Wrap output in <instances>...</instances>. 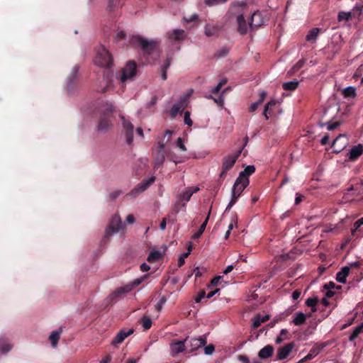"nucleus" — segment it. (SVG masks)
Instances as JSON below:
<instances>
[{
	"mask_svg": "<svg viewBox=\"0 0 363 363\" xmlns=\"http://www.w3.org/2000/svg\"><path fill=\"white\" fill-rule=\"evenodd\" d=\"M257 13L256 11L251 14L246 3L238 2L230 4L226 13V17L230 23H247L245 18L246 16H248V23H252L254 17Z\"/></svg>",
	"mask_w": 363,
	"mask_h": 363,
	"instance_id": "obj_1",
	"label": "nucleus"
},
{
	"mask_svg": "<svg viewBox=\"0 0 363 363\" xmlns=\"http://www.w3.org/2000/svg\"><path fill=\"white\" fill-rule=\"evenodd\" d=\"M129 43L133 47L140 48L145 58L150 57L160 45V41L154 39L147 40L138 35H132Z\"/></svg>",
	"mask_w": 363,
	"mask_h": 363,
	"instance_id": "obj_2",
	"label": "nucleus"
},
{
	"mask_svg": "<svg viewBox=\"0 0 363 363\" xmlns=\"http://www.w3.org/2000/svg\"><path fill=\"white\" fill-rule=\"evenodd\" d=\"M338 21H349L357 20L359 21H363V2L360 1L357 3L352 11L344 12L341 11L338 13Z\"/></svg>",
	"mask_w": 363,
	"mask_h": 363,
	"instance_id": "obj_3",
	"label": "nucleus"
},
{
	"mask_svg": "<svg viewBox=\"0 0 363 363\" xmlns=\"http://www.w3.org/2000/svg\"><path fill=\"white\" fill-rule=\"evenodd\" d=\"M94 63L102 67H110L113 65L112 55L104 45L97 48Z\"/></svg>",
	"mask_w": 363,
	"mask_h": 363,
	"instance_id": "obj_4",
	"label": "nucleus"
},
{
	"mask_svg": "<svg viewBox=\"0 0 363 363\" xmlns=\"http://www.w3.org/2000/svg\"><path fill=\"white\" fill-rule=\"evenodd\" d=\"M150 277V274H146L142 276L140 278L135 279L133 281V282L130 284H128L125 286L120 287L115 290L111 295L110 298L113 300L118 296L128 294L131 291L135 286L140 285L142 282H143L145 279H147Z\"/></svg>",
	"mask_w": 363,
	"mask_h": 363,
	"instance_id": "obj_5",
	"label": "nucleus"
},
{
	"mask_svg": "<svg viewBox=\"0 0 363 363\" xmlns=\"http://www.w3.org/2000/svg\"><path fill=\"white\" fill-rule=\"evenodd\" d=\"M242 152V148H240L236 152L232 155H229L225 156L222 160V171L220 173L219 177L220 179H225L228 172L232 169L236 162L237 160L240 157V154Z\"/></svg>",
	"mask_w": 363,
	"mask_h": 363,
	"instance_id": "obj_6",
	"label": "nucleus"
},
{
	"mask_svg": "<svg viewBox=\"0 0 363 363\" xmlns=\"http://www.w3.org/2000/svg\"><path fill=\"white\" fill-rule=\"evenodd\" d=\"M113 111V106L111 104H108V108L106 112H104L99 118L97 126L99 131L105 133L112 126L113 124L111 120V116Z\"/></svg>",
	"mask_w": 363,
	"mask_h": 363,
	"instance_id": "obj_7",
	"label": "nucleus"
},
{
	"mask_svg": "<svg viewBox=\"0 0 363 363\" xmlns=\"http://www.w3.org/2000/svg\"><path fill=\"white\" fill-rule=\"evenodd\" d=\"M137 68L138 65L134 60L127 62L121 71V75L120 77L121 82L124 83L128 79H133L137 74Z\"/></svg>",
	"mask_w": 363,
	"mask_h": 363,
	"instance_id": "obj_8",
	"label": "nucleus"
},
{
	"mask_svg": "<svg viewBox=\"0 0 363 363\" xmlns=\"http://www.w3.org/2000/svg\"><path fill=\"white\" fill-rule=\"evenodd\" d=\"M155 181V177L152 176L147 180H143L138 184L128 194H126L127 198H136L142 192L145 191Z\"/></svg>",
	"mask_w": 363,
	"mask_h": 363,
	"instance_id": "obj_9",
	"label": "nucleus"
},
{
	"mask_svg": "<svg viewBox=\"0 0 363 363\" xmlns=\"http://www.w3.org/2000/svg\"><path fill=\"white\" fill-rule=\"evenodd\" d=\"M123 225L120 216L118 214L114 215L106 230L105 238H108L113 233H118L120 230L123 229Z\"/></svg>",
	"mask_w": 363,
	"mask_h": 363,
	"instance_id": "obj_10",
	"label": "nucleus"
},
{
	"mask_svg": "<svg viewBox=\"0 0 363 363\" xmlns=\"http://www.w3.org/2000/svg\"><path fill=\"white\" fill-rule=\"evenodd\" d=\"M255 172V167L254 165L247 166L244 171L240 172L238 177L235 180V186L238 183H242V189H245L250 183L248 177L252 174Z\"/></svg>",
	"mask_w": 363,
	"mask_h": 363,
	"instance_id": "obj_11",
	"label": "nucleus"
},
{
	"mask_svg": "<svg viewBox=\"0 0 363 363\" xmlns=\"http://www.w3.org/2000/svg\"><path fill=\"white\" fill-rule=\"evenodd\" d=\"M121 119L122 120V125L123 128V133L125 138V140L128 145H132L133 142V130L134 126L133 123L126 120L124 116H121Z\"/></svg>",
	"mask_w": 363,
	"mask_h": 363,
	"instance_id": "obj_12",
	"label": "nucleus"
},
{
	"mask_svg": "<svg viewBox=\"0 0 363 363\" xmlns=\"http://www.w3.org/2000/svg\"><path fill=\"white\" fill-rule=\"evenodd\" d=\"M167 37L169 42L172 44L180 43L186 38V33L184 30L174 29L167 33Z\"/></svg>",
	"mask_w": 363,
	"mask_h": 363,
	"instance_id": "obj_13",
	"label": "nucleus"
},
{
	"mask_svg": "<svg viewBox=\"0 0 363 363\" xmlns=\"http://www.w3.org/2000/svg\"><path fill=\"white\" fill-rule=\"evenodd\" d=\"M327 345V343H318L315 344L310 350L308 354L303 358H302L298 363H303L308 360L312 359L316 357L319 352L323 350Z\"/></svg>",
	"mask_w": 363,
	"mask_h": 363,
	"instance_id": "obj_14",
	"label": "nucleus"
},
{
	"mask_svg": "<svg viewBox=\"0 0 363 363\" xmlns=\"http://www.w3.org/2000/svg\"><path fill=\"white\" fill-rule=\"evenodd\" d=\"M242 188V183H238L237 186H235V183L234 184L232 192H231V200L229 202L228 206L225 208V211H229L233 206L237 202L238 198L241 195L242 192L244 191Z\"/></svg>",
	"mask_w": 363,
	"mask_h": 363,
	"instance_id": "obj_15",
	"label": "nucleus"
},
{
	"mask_svg": "<svg viewBox=\"0 0 363 363\" xmlns=\"http://www.w3.org/2000/svg\"><path fill=\"white\" fill-rule=\"evenodd\" d=\"M295 346L294 342L285 345L284 347H280L277 350V360H283L288 357L292 350Z\"/></svg>",
	"mask_w": 363,
	"mask_h": 363,
	"instance_id": "obj_16",
	"label": "nucleus"
},
{
	"mask_svg": "<svg viewBox=\"0 0 363 363\" xmlns=\"http://www.w3.org/2000/svg\"><path fill=\"white\" fill-rule=\"evenodd\" d=\"M346 145H347V139L345 137V135H339L333 140L332 147L334 148V152L335 153H339L346 147Z\"/></svg>",
	"mask_w": 363,
	"mask_h": 363,
	"instance_id": "obj_17",
	"label": "nucleus"
},
{
	"mask_svg": "<svg viewBox=\"0 0 363 363\" xmlns=\"http://www.w3.org/2000/svg\"><path fill=\"white\" fill-rule=\"evenodd\" d=\"M189 337L184 340L172 342L170 345L171 353L173 356L178 354L185 350V343L188 342Z\"/></svg>",
	"mask_w": 363,
	"mask_h": 363,
	"instance_id": "obj_18",
	"label": "nucleus"
},
{
	"mask_svg": "<svg viewBox=\"0 0 363 363\" xmlns=\"http://www.w3.org/2000/svg\"><path fill=\"white\" fill-rule=\"evenodd\" d=\"M164 147L165 145L163 142H158V150L155 158L156 166H162L164 162Z\"/></svg>",
	"mask_w": 363,
	"mask_h": 363,
	"instance_id": "obj_19",
	"label": "nucleus"
},
{
	"mask_svg": "<svg viewBox=\"0 0 363 363\" xmlns=\"http://www.w3.org/2000/svg\"><path fill=\"white\" fill-rule=\"evenodd\" d=\"M133 332V329H129L128 330H126L125 329L121 330L111 341V344L116 345L121 343L127 337L132 335Z\"/></svg>",
	"mask_w": 363,
	"mask_h": 363,
	"instance_id": "obj_20",
	"label": "nucleus"
},
{
	"mask_svg": "<svg viewBox=\"0 0 363 363\" xmlns=\"http://www.w3.org/2000/svg\"><path fill=\"white\" fill-rule=\"evenodd\" d=\"M189 343L191 347L190 352H193L205 346L206 344V338L204 336L199 338H192L190 340Z\"/></svg>",
	"mask_w": 363,
	"mask_h": 363,
	"instance_id": "obj_21",
	"label": "nucleus"
},
{
	"mask_svg": "<svg viewBox=\"0 0 363 363\" xmlns=\"http://www.w3.org/2000/svg\"><path fill=\"white\" fill-rule=\"evenodd\" d=\"M363 152V146L361 144L353 146L348 154L349 160L355 161Z\"/></svg>",
	"mask_w": 363,
	"mask_h": 363,
	"instance_id": "obj_22",
	"label": "nucleus"
},
{
	"mask_svg": "<svg viewBox=\"0 0 363 363\" xmlns=\"http://www.w3.org/2000/svg\"><path fill=\"white\" fill-rule=\"evenodd\" d=\"M270 318L269 315H265L262 316L260 314H256L255 317L252 318V328L257 329L259 328L262 323L267 322Z\"/></svg>",
	"mask_w": 363,
	"mask_h": 363,
	"instance_id": "obj_23",
	"label": "nucleus"
},
{
	"mask_svg": "<svg viewBox=\"0 0 363 363\" xmlns=\"http://www.w3.org/2000/svg\"><path fill=\"white\" fill-rule=\"evenodd\" d=\"M350 269L349 267H343L340 271L336 274V280L339 283L345 284L347 281V277L350 274Z\"/></svg>",
	"mask_w": 363,
	"mask_h": 363,
	"instance_id": "obj_24",
	"label": "nucleus"
},
{
	"mask_svg": "<svg viewBox=\"0 0 363 363\" xmlns=\"http://www.w3.org/2000/svg\"><path fill=\"white\" fill-rule=\"evenodd\" d=\"M274 353V347L271 345H267L262 348L258 352V356L261 359H267L272 356Z\"/></svg>",
	"mask_w": 363,
	"mask_h": 363,
	"instance_id": "obj_25",
	"label": "nucleus"
},
{
	"mask_svg": "<svg viewBox=\"0 0 363 363\" xmlns=\"http://www.w3.org/2000/svg\"><path fill=\"white\" fill-rule=\"evenodd\" d=\"M221 27L218 24H206L205 27V34L208 36L216 35L220 30Z\"/></svg>",
	"mask_w": 363,
	"mask_h": 363,
	"instance_id": "obj_26",
	"label": "nucleus"
},
{
	"mask_svg": "<svg viewBox=\"0 0 363 363\" xmlns=\"http://www.w3.org/2000/svg\"><path fill=\"white\" fill-rule=\"evenodd\" d=\"M311 313L306 315L303 312H298L296 313V315L292 320V323L297 326L301 325L305 323L307 318L311 317Z\"/></svg>",
	"mask_w": 363,
	"mask_h": 363,
	"instance_id": "obj_27",
	"label": "nucleus"
},
{
	"mask_svg": "<svg viewBox=\"0 0 363 363\" xmlns=\"http://www.w3.org/2000/svg\"><path fill=\"white\" fill-rule=\"evenodd\" d=\"M350 196H363V189L361 186L354 187L351 186L347 189V191L345 193V198H347Z\"/></svg>",
	"mask_w": 363,
	"mask_h": 363,
	"instance_id": "obj_28",
	"label": "nucleus"
},
{
	"mask_svg": "<svg viewBox=\"0 0 363 363\" xmlns=\"http://www.w3.org/2000/svg\"><path fill=\"white\" fill-rule=\"evenodd\" d=\"M211 208L209 210L208 213V215L205 219V220L203 221V223L201 225L199 230L195 233L192 238L193 239L196 240V239H199L201 235L203 234V233L204 232L206 228V225H207V223H208V221L209 220V217H210V214H211Z\"/></svg>",
	"mask_w": 363,
	"mask_h": 363,
	"instance_id": "obj_29",
	"label": "nucleus"
},
{
	"mask_svg": "<svg viewBox=\"0 0 363 363\" xmlns=\"http://www.w3.org/2000/svg\"><path fill=\"white\" fill-rule=\"evenodd\" d=\"M277 104V102L276 100L272 99L267 104H265L264 108L263 111V115L264 116L266 120L269 119L268 114H269V115L272 114V108L274 106H276Z\"/></svg>",
	"mask_w": 363,
	"mask_h": 363,
	"instance_id": "obj_30",
	"label": "nucleus"
},
{
	"mask_svg": "<svg viewBox=\"0 0 363 363\" xmlns=\"http://www.w3.org/2000/svg\"><path fill=\"white\" fill-rule=\"evenodd\" d=\"M262 24H238L237 30L241 35H245L247 33L249 28L251 30L254 29V26H260Z\"/></svg>",
	"mask_w": 363,
	"mask_h": 363,
	"instance_id": "obj_31",
	"label": "nucleus"
},
{
	"mask_svg": "<svg viewBox=\"0 0 363 363\" xmlns=\"http://www.w3.org/2000/svg\"><path fill=\"white\" fill-rule=\"evenodd\" d=\"M342 94L345 99H354L357 96L356 89L352 86L345 88Z\"/></svg>",
	"mask_w": 363,
	"mask_h": 363,
	"instance_id": "obj_32",
	"label": "nucleus"
},
{
	"mask_svg": "<svg viewBox=\"0 0 363 363\" xmlns=\"http://www.w3.org/2000/svg\"><path fill=\"white\" fill-rule=\"evenodd\" d=\"M62 328L57 330H53L49 336V340L51 342L52 346L55 347L60 338V334L62 333Z\"/></svg>",
	"mask_w": 363,
	"mask_h": 363,
	"instance_id": "obj_33",
	"label": "nucleus"
},
{
	"mask_svg": "<svg viewBox=\"0 0 363 363\" xmlns=\"http://www.w3.org/2000/svg\"><path fill=\"white\" fill-rule=\"evenodd\" d=\"M299 82L297 80H293L282 84V88L285 91H292L296 89L298 86Z\"/></svg>",
	"mask_w": 363,
	"mask_h": 363,
	"instance_id": "obj_34",
	"label": "nucleus"
},
{
	"mask_svg": "<svg viewBox=\"0 0 363 363\" xmlns=\"http://www.w3.org/2000/svg\"><path fill=\"white\" fill-rule=\"evenodd\" d=\"M362 333H363V322L360 325H357V327H355L354 328L352 333L350 334V335L349 337V340L350 342L354 341L359 336V335Z\"/></svg>",
	"mask_w": 363,
	"mask_h": 363,
	"instance_id": "obj_35",
	"label": "nucleus"
},
{
	"mask_svg": "<svg viewBox=\"0 0 363 363\" xmlns=\"http://www.w3.org/2000/svg\"><path fill=\"white\" fill-rule=\"evenodd\" d=\"M320 33V29L318 28H314L311 29L308 33L306 36V40L308 42H314L315 41L318 34Z\"/></svg>",
	"mask_w": 363,
	"mask_h": 363,
	"instance_id": "obj_36",
	"label": "nucleus"
},
{
	"mask_svg": "<svg viewBox=\"0 0 363 363\" xmlns=\"http://www.w3.org/2000/svg\"><path fill=\"white\" fill-rule=\"evenodd\" d=\"M162 257V254L158 251H152L148 255L147 260L149 262H155L159 261Z\"/></svg>",
	"mask_w": 363,
	"mask_h": 363,
	"instance_id": "obj_37",
	"label": "nucleus"
},
{
	"mask_svg": "<svg viewBox=\"0 0 363 363\" xmlns=\"http://www.w3.org/2000/svg\"><path fill=\"white\" fill-rule=\"evenodd\" d=\"M140 322L142 324L143 328L145 330H149L151 328L152 323L151 319L149 317L145 316V315H144L140 319Z\"/></svg>",
	"mask_w": 363,
	"mask_h": 363,
	"instance_id": "obj_38",
	"label": "nucleus"
},
{
	"mask_svg": "<svg viewBox=\"0 0 363 363\" xmlns=\"http://www.w3.org/2000/svg\"><path fill=\"white\" fill-rule=\"evenodd\" d=\"M306 63V60L305 59H301L299 60L293 67L290 70V72L291 73H294V72H296L297 71H298L301 68L303 67V66L305 65Z\"/></svg>",
	"mask_w": 363,
	"mask_h": 363,
	"instance_id": "obj_39",
	"label": "nucleus"
},
{
	"mask_svg": "<svg viewBox=\"0 0 363 363\" xmlns=\"http://www.w3.org/2000/svg\"><path fill=\"white\" fill-rule=\"evenodd\" d=\"M228 0H204L205 4L208 6H214L224 4Z\"/></svg>",
	"mask_w": 363,
	"mask_h": 363,
	"instance_id": "obj_40",
	"label": "nucleus"
},
{
	"mask_svg": "<svg viewBox=\"0 0 363 363\" xmlns=\"http://www.w3.org/2000/svg\"><path fill=\"white\" fill-rule=\"evenodd\" d=\"M181 105L176 103L173 105L170 111V115L172 118H175L181 111Z\"/></svg>",
	"mask_w": 363,
	"mask_h": 363,
	"instance_id": "obj_41",
	"label": "nucleus"
},
{
	"mask_svg": "<svg viewBox=\"0 0 363 363\" xmlns=\"http://www.w3.org/2000/svg\"><path fill=\"white\" fill-rule=\"evenodd\" d=\"M186 206V204L185 203H182L181 201L178 200L177 201V202L174 203V206H173V208L172 210L175 212V213H178L181 208H185Z\"/></svg>",
	"mask_w": 363,
	"mask_h": 363,
	"instance_id": "obj_42",
	"label": "nucleus"
},
{
	"mask_svg": "<svg viewBox=\"0 0 363 363\" xmlns=\"http://www.w3.org/2000/svg\"><path fill=\"white\" fill-rule=\"evenodd\" d=\"M318 302V297L308 298L306 301V305L311 308H314Z\"/></svg>",
	"mask_w": 363,
	"mask_h": 363,
	"instance_id": "obj_43",
	"label": "nucleus"
},
{
	"mask_svg": "<svg viewBox=\"0 0 363 363\" xmlns=\"http://www.w3.org/2000/svg\"><path fill=\"white\" fill-rule=\"evenodd\" d=\"M192 196V192H190L189 189H187L184 192L180 194V199L184 200L185 201H189Z\"/></svg>",
	"mask_w": 363,
	"mask_h": 363,
	"instance_id": "obj_44",
	"label": "nucleus"
},
{
	"mask_svg": "<svg viewBox=\"0 0 363 363\" xmlns=\"http://www.w3.org/2000/svg\"><path fill=\"white\" fill-rule=\"evenodd\" d=\"M167 298L164 296H162L157 303L155 305V309L160 311L162 308L163 305L166 303Z\"/></svg>",
	"mask_w": 363,
	"mask_h": 363,
	"instance_id": "obj_45",
	"label": "nucleus"
},
{
	"mask_svg": "<svg viewBox=\"0 0 363 363\" xmlns=\"http://www.w3.org/2000/svg\"><path fill=\"white\" fill-rule=\"evenodd\" d=\"M228 53V49H227L226 48H223L215 53V56L218 58L223 57H225Z\"/></svg>",
	"mask_w": 363,
	"mask_h": 363,
	"instance_id": "obj_46",
	"label": "nucleus"
},
{
	"mask_svg": "<svg viewBox=\"0 0 363 363\" xmlns=\"http://www.w3.org/2000/svg\"><path fill=\"white\" fill-rule=\"evenodd\" d=\"M11 348H12L11 345H10V344L3 345L0 342V350L3 354H6V353L9 352L11 350Z\"/></svg>",
	"mask_w": 363,
	"mask_h": 363,
	"instance_id": "obj_47",
	"label": "nucleus"
},
{
	"mask_svg": "<svg viewBox=\"0 0 363 363\" xmlns=\"http://www.w3.org/2000/svg\"><path fill=\"white\" fill-rule=\"evenodd\" d=\"M184 123L186 124L187 125H189V126L192 125L193 121H191V119L190 118V112L189 111H187L184 113Z\"/></svg>",
	"mask_w": 363,
	"mask_h": 363,
	"instance_id": "obj_48",
	"label": "nucleus"
},
{
	"mask_svg": "<svg viewBox=\"0 0 363 363\" xmlns=\"http://www.w3.org/2000/svg\"><path fill=\"white\" fill-rule=\"evenodd\" d=\"M189 96V94L181 96L180 98H179V101L177 102L176 104H180L181 107L182 108L186 104V103L187 102Z\"/></svg>",
	"mask_w": 363,
	"mask_h": 363,
	"instance_id": "obj_49",
	"label": "nucleus"
},
{
	"mask_svg": "<svg viewBox=\"0 0 363 363\" xmlns=\"http://www.w3.org/2000/svg\"><path fill=\"white\" fill-rule=\"evenodd\" d=\"M204 298H206V291L204 290H201L199 292L198 295L195 298V301L196 303H199Z\"/></svg>",
	"mask_w": 363,
	"mask_h": 363,
	"instance_id": "obj_50",
	"label": "nucleus"
},
{
	"mask_svg": "<svg viewBox=\"0 0 363 363\" xmlns=\"http://www.w3.org/2000/svg\"><path fill=\"white\" fill-rule=\"evenodd\" d=\"M123 192L121 190H115L109 194V197L112 201H113L116 199Z\"/></svg>",
	"mask_w": 363,
	"mask_h": 363,
	"instance_id": "obj_51",
	"label": "nucleus"
},
{
	"mask_svg": "<svg viewBox=\"0 0 363 363\" xmlns=\"http://www.w3.org/2000/svg\"><path fill=\"white\" fill-rule=\"evenodd\" d=\"M222 279V277L221 276H216L211 281V283L210 284L208 285V287H211V286H216L218 284L220 280Z\"/></svg>",
	"mask_w": 363,
	"mask_h": 363,
	"instance_id": "obj_52",
	"label": "nucleus"
},
{
	"mask_svg": "<svg viewBox=\"0 0 363 363\" xmlns=\"http://www.w3.org/2000/svg\"><path fill=\"white\" fill-rule=\"evenodd\" d=\"M215 350V347L213 344H210L205 347L204 352L206 354H211Z\"/></svg>",
	"mask_w": 363,
	"mask_h": 363,
	"instance_id": "obj_53",
	"label": "nucleus"
},
{
	"mask_svg": "<svg viewBox=\"0 0 363 363\" xmlns=\"http://www.w3.org/2000/svg\"><path fill=\"white\" fill-rule=\"evenodd\" d=\"M177 143V146L178 147H179V149H180L182 151L184 152V151H186V147H185V145H184V144L183 140H182L181 138H179L177 140V143Z\"/></svg>",
	"mask_w": 363,
	"mask_h": 363,
	"instance_id": "obj_54",
	"label": "nucleus"
},
{
	"mask_svg": "<svg viewBox=\"0 0 363 363\" xmlns=\"http://www.w3.org/2000/svg\"><path fill=\"white\" fill-rule=\"evenodd\" d=\"M340 124H341L340 121H336L333 123H328L327 129L328 130H333L335 128H337V127H339Z\"/></svg>",
	"mask_w": 363,
	"mask_h": 363,
	"instance_id": "obj_55",
	"label": "nucleus"
},
{
	"mask_svg": "<svg viewBox=\"0 0 363 363\" xmlns=\"http://www.w3.org/2000/svg\"><path fill=\"white\" fill-rule=\"evenodd\" d=\"M172 60L171 57H167L162 68L167 70L171 65Z\"/></svg>",
	"mask_w": 363,
	"mask_h": 363,
	"instance_id": "obj_56",
	"label": "nucleus"
},
{
	"mask_svg": "<svg viewBox=\"0 0 363 363\" xmlns=\"http://www.w3.org/2000/svg\"><path fill=\"white\" fill-rule=\"evenodd\" d=\"M363 225V218L358 219L354 223V230H358V229Z\"/></svg>",
	"mask_w": 363,
	"mask_h": 363,
	"instance_id": "obj_57",
	"label": "nucleus"
},
{
	"mask_svg": "<svg viewBox=\"0 0 363 363\" xmlns=\"http://www.w3.org/2000/svg\"><path fill=\"white\" fill-rule=\"evenodd\" d=\"M259 105H260V104L258 103V101H256V102L252 103V104L250 105V108H249V111H250V112H254V111H255L257 109V108H258V106H259Z\"/></svg>",
	"mask_w": 363,
	"mask_h": 363,
	"instance_id": "obj_58",
	"label": "nucleus"
},
{
	"mask_svg": "<svg viewBox=\"0 0 363 363\" xmlns=\"http://www.w3.org/2000/svg\"><path fill=\"white\" fill-rule=\"evenodd\" d=\"M238 359L242 363H250L249 358L247 356L240 354Z\"/></svg>",
	"mask_w": 363,
	"mask_h": 363,
	"instance_id": "obj_59",
	"label": "nucleus"
},
{
	"mask_svg": "<svg viewBox=\"0 0 363 363\" xmlns=\"http://www.w3.org/2000/svg\"><path fill=\"white\" fill-rule=\"evenodd\" d=\"M267 96V93L264 91H262L259 94V99H258V103L259 104H262V102L264 101L265 98Z\"/></svg>",
	"mask_w": 363,
	"mask_h": 363,
	"instance_id": "obj_60",
	"label": "nucleus"
},
{
	"mask_svg": "<svg viewBox=\"0 0 363 363\" xmlns=\"http://www.w3.org/2000/svg\"><path fill=\"white\" fill-rule=\"evenodd\" d=\"M335 287V284L333 281H330L328 284H325L323 286L325 289H333Z\"/></svg>",
	"mask_w": 363,
	"mask_h": 363,
	"instance_id": "obj_61",
	"label": "nucleus"
},
{
	"mask_svg": "<svg viewBox=\"0 0 363 363\" xmlns=\"http://www.w3.org/2000/svg\"><path fill=\"white\" fill-rule=\"evenodd\" d=\"M125 38V33L123 30H118L116 34V38L118 40H123Z\"/></svg>",
	"mask_w": 363,
	"mask_h": 363,
	"instance_id": "obj_62",
	"label": "nucleus"
},
{
	"mask_svg": "<svg viewBox=\"0 0 363 363\" xmlns=\"http://www.w3.org/2000/svg\"><path fill=\"white\" fill-rule=\"evenodd\" d=\"M328 141H329V135L328 134H326L325 135L323 138L320 140V144L322 145H327L328 143Z\"/></svg>",
	"mask_w": 363,
	"mask_h": 363,
	"instance_id": "obj_63",
	"label": "nucleus"
},
{
	"mask_svg": "<svg viewBox=\"0 0 363 363\" xmlns=\"http://www.w3.org/2000/svg\"><path fill=\"white\" fill-rule=\"evenodd\" d=\"M140 269L142 272H147L150 269V267L144 262L140 265Z\"/></svg>",
	"mask_w": 363,
	"mask_h": 363,
	"instance_id": "obj_64",
	"label": "nucleus"
}]
</instances>
